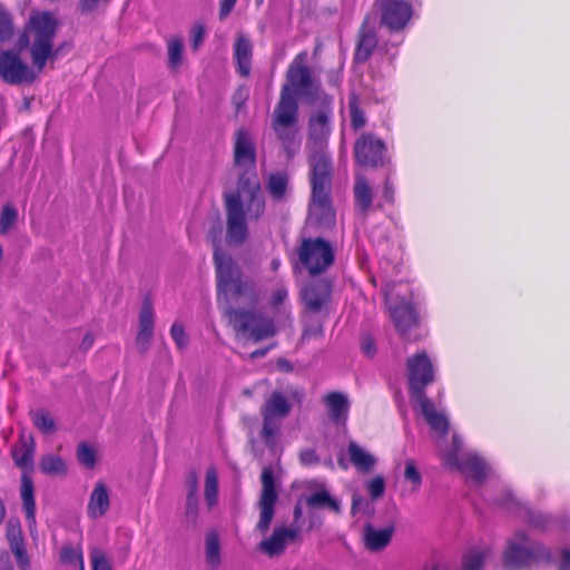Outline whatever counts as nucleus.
Wrapping results in <instances>:
<instances>
[{
  "label": "nucleus",
  "mask_w": 570,
  "mask_h": 570,
  "mask_svg": "<svg viewBox=\"0 0 570 570\" xmlns=\"http://www.w3.org/2000/svg\"><path fill=\"white\" fill-rule=\"evenodd\" d=\"M253 46L244 36H238L235 42L234 57L237 63L238 72L242 76H248L250 72Z\"/></svg>",
  "instance_id": "obj_27"
},
{
  "label": "nucleus",
  "mask_w": 570,
  "mask_h": 570,
  "mask_svg": "<svg viewBox=\"0 0 570 570\" xmlns=\"http://www.w3.org/2000/svg\"><path fill=\"white\" fill-rule=\"evenodd\" d=\"M287 297V291L284 287H279L275 291L272 303L273 305H279L282 304L285 298Z\"/></svg>",
  "instance_id": "obj_56"
},
{
  "label": "nucleus",
  "mask_w": 570,
  "mask_h": 570,
  "mask_svg": "<svg viewBox=\"0 0 570 570\" xmlns=\"http://www.w3.org/2000/svg\"><path fill=\"white\" fill-rule=\"evenodd\" d=\"M411 400L423 415L431 430L443 436L448 433L449 422L445 414L438 411L425 397L424 387L434 379L433 363L425 352H420L407 360Z\"/></svg>",
  "instance_id": "obj_4"
},
{
  "label": "nucleus",
  "mask_w": 570,
  "mask_h": 570,
  "mask_svg": "<svg viewBox=\"0 0 570 570\" xmlns=\"http://www.w3.org/2000/svg\"><path fill=\"white\" fill-rule=\"evenodd\" d=\"M492 551L489 546L480 544L470 548L463 556L460 568H452L446 563L426 566L423 570H482L485 560Z\"/></svg>",
  "instance_id": "obj_19"
},
{
  "label": "nucleus",
  "mask_w": 570,
  "mask_h": 570,
  "mask_svg": "<svg viewBox=\"0 0 570 570\" xmlns=\"http://www.w3.org/2000/svg\"><path fill=\"white\" fill-rule=\"evenodd\" d=\"M205 560L210 570H216L220 566V546L218 534L214 531L207 533L205 540Z\"/></svg>",
  "instance_id": "obj_31"
},
{
  "label": "nucleus",
  "mask_w": 570,
  "mask_h": 570,
  "mask_svg": "<svg viewBox=\"0 0 570 570\" xmlns=\"http://www.w3.org/2000/svg\"><path fill=\"white\" fill-rule=\"evenodd\" d=\"M12 33V24L9 14L0 10V42L6 41Z\"/></svg>",
  "instance_id": "obj_47"
},
{
  "label": "nucleus",
  "mask_w": 570,
  "mask_h": 570,
  "mask_svg": "<svg viewBox=\"0 0 570 570\" xmlns=\"http://www.w3.org/2000/svg\"><path fill=\"white\" fill-rule=\"evenodd\" d=\"M78 461L86 468H94L96 464V451L90 445L82 443L77 450Z\"/></svg>",
  "instance_id": "obj_42"
},
{
  "label": "nucleus",
  "mask_w": 570,
  "mask_h": 570,
  "mask_svg": "<svg viewBox=\"0 0 570 570\" xmlns=\"http://www.w3.org/2000/svg\"><path fill=\"white\" fill-rule=\"evenodd\" d=\"M267 190L269 195L276 200L285 198L288 190L287 177L283 174L271 175L267 183Z\"/></svg>",
  "instance_id": "obj_38"
},
{
  "label": "nucleus",
  "mask_w": 570,
  "mask_h": 570,
  "mask_svg": "<svg viewBox=\"0 0 570 570\" xmlns=\"http://www.w3.org/2000/svg\"><path fill=\"white\" fill-rule=\"evenodd\" d=\"M225 206L227 242L239 245L248 235L246 219L256 220L265 210V200L258 177L252 173L243 178L242 187H237L236 191H226Z\"/></svg>",
  "instance_id": "obj_3"
},
{
  "label": "nucleus",
  "mask_w": 570,
  "mask_h": 570,
  "mask_svg": "<svg viewBox=\"0 0 570 570\" xmlns=\"http://www.w3.org/2000/svg\"><path fill=\"white\" fill-rule=\"evenodd\" d=\"M278 266H279V261L274 259V261L272 262V267H273L274 269H277V268H278Z\"/></svg>",
  "instance_id": "obj_63"
},
{
  "label": "nucleus",
  "mask_w": 570,
  "mask_h": 570,
  "mask_svg": "<svg viewBox=\"0 0 570 570\" xmlns=\"http://www.w3.org/2000/svg\"><path fill=\"white\" fill-rule=\"evenodd\" d=\"M0 570H13L8 552H0Z\"/></svg>",
  "instance_id": "obj_57"
},
{
  "label": "nucleus",
  "mask_w": 570,
  "mask_h": 570,
  "mask_svg": "<svg viewBox=\"0 0 570 570\" xmlns=\"http://www.w3.org/2000/svg\"><path fill=\"white\" fill-rule=\"evenodd\" d=\"M321 106L314 110L308 120V146L318 150L311 159L312 200L308 219L320 226L328 227L335 222V212L330 197L331 164L328 157L322 153L332 131V99L324 96L318 100Z\"/></svg>",
  "instance_id": "obj_2"
},
{
  "label": "nucleus",
  "mask_w": 570,
  "mask_h": 570,
  "mask_svg": "<svg viewBox=\"0 0 570 570\" xmlns=\"http://www.w3.org/2000/svg\"><path fill=\"white\" fill-rule=\"evenodd\" d=\"M39 469L47 475H62L67 471L62 458L57 454H46L40 459Z\"/></svg>",
  "instance_id": "obj_34"
},
{
  "label": "nucleus",
  "mask_w": 570,
  "mask_h": 570,
  "mask_svg": "<svg viewBox=\"0 0 570 570\" xmlns=\"http://www.w3.org/2000/svg\"><path fill=\"white\" fill-rule=\"evenodd\" d=\"M154 311L149 303L141 306L139 313V330L137 333V344L142 351L148 348V344L154 333Z\"/></svg>",
  "instance_id": "obj_24"
},
{
  "label": "nucleus",
  "mask_w": 570,
  "mask_h": 570,
  "mask_svg": "<svg viewBox=\"0 0 570 570\" xmlns=\"http://www.w3.org/2000/svg\"><path fill=\"white\" fill-rule=\"evenodd\" d=\"M110 508V494L107 485L99 481L92 489L88 505L87 514L91 519L102 518Z\"/></svg>",
  "instance_id": "obj_22"
},
{
  "label": "nucleus",
  "mask_w": 570,
  "mask_h": 570,
  "mask_svg": "<svg viewBox=\"0 0 570 570\" xmlns=\"http://www.w3.org/2000/svg\"><path fill=\"white\" fill-rule=\"evenodd\" d=\"M503 505H505L508 509H513L514 507L518 509L519 513L529 514V522L535 527L543 525V522L540 520L534 519L530 511L525 507H521L517 500L512 498L511 494H508V498L502 502Z\"/></svg>",
  "instance_id": "obj_45"
},
{
  "label": "nucleus",
  "mask_w": 570,
  "mask_h": 570,
  "mask_svg": "<svg viewBox=\"0 0 570 570\" xmlns=\"http://www.w3.org/2000/svg\"><path fill=\"white\" fill-rule=\"evenodd\" d=\"M7 538L9 541L10 549L16 558L19 568H26L29 566V557L27 554L22 530L19 521L10 520L7 525Z\"/></svg>",
  "instance_id": "obj_23"
},
{
  "label": "nucleus",
  "mask_w": 570,
  "mask_h": 570,
  "mask_svg": "<svg viewBox=\"0 0 570 570\" xmlns=\"http://www.w3.org/2000/svg\"><path fill=\"white\" fill-rule=\"evenodd\" d=\"M322 524V519L317 515H314L312 514L309 517V522H308V527H307V530H312L314 528H320Z\"/></svg>",
  "instance_id": "obj_61"
},
{
  "label": "nucleus",
  "mask_w": 570,
  "mask_h": 570,
  "mask_svg": "<svg viewBox=\"0 0 570 570\" xmlns=\"http://www.w3.org/2000/svg\"><path fill=\"white\" fill-rule=\"evenodd\" d=\"M317 455L314 450H304L301 453V461L305 465L314 464L317 462Z\"/></svg>",
  "instance_id": "obj_52"
},
{
  "label": "nucleus",
  "mask_w": 570,
  "mask_h": 570,
  "mask_svg": "<svg viewBox=\"0 0 570 570\" xmlns=\"http://www.w3.org/2000/svg\"><path fill=\"white\" fill-rule=\"evenodd\" d=\"M191 46L194 50H197L199 46L203 43L205 38V28L203 24H196L193 27L190 31Z\"/></svg>",
  "instance_id": "obj_49"
},
{
  "label": "nucleus",
  "mask_w": 570,
  "mask_h": 570,
  "mask_svg": "<svg viewBox=\"0 0 570 570\" xmlns=\"http://www.w3.org/2000/svg\"><path fill=\"white\" fill-rule=\"evenodd\" d=\"M0 78L9 85H26L35 80L36 72L17 52L0 49Z\"/></svg>",
  "instance_id": "obj_13"
},
{
  "label": "nucleus",
  "mask_w": 570,
  "mask_h": 570,
  "mask_svg": "<svg viewBox=\"0 0 570 570\" xmlns=\"http://www.w3.org/2000/svg\"><path fill=\"white\" fill-rule=\"evenodd\" d=\"M385 144L373 135H363L355 142V158L364 166H377L382 164Z\"/></svg>",
  "instance_id": "obj_18"
},
{
  "label": "nucleus",
  "mask_w": 570,
  "mask_h": 570,
  "mask_svg": "<svg viewBox=\"0 0 570 570\" xmlns=\"http://www.w3.org/2000/svg\"><path fill=\"white\" fill-rule=\"evenodd\" d=\"M235 167L240 171L238 187H242V180L249 174L257 177L255 169V148L252 137L246 130H238L235 139Z\"/></svg>",
  "instance_id": "obj_16"
},
{
  "label": "nucleus",
  "mask_w": 570,
  "mask_h": 570,
  "mask_svg": "<svg viewBox=\"0 0 570 570\" xmlns=\"http://www.w3.org/2000/svg\"><path fill=\"white\" fill-rule=\"evenodd\" d=\"M188 484H189V498L195 497L197 493V478L193 474L188 478Z\"/></svg>",
  "instance_id": "obj_60"
},
{
  "label": "nucleus",
  "mask_w": 570,
  "mask_h": 570,
  "mask_svg": "<svg viewBox=\"0 0 570 570\" xmlns=\"http://www.w3.org/2000/svg\"><path fill=\"white\" fill-rule=\"evenodd\" d=\"M371 504L358 493H354L352 498V513L354 515L358 513L367 514L371 512Z\"/></svg>",
  "instance_id": "obj_46"
},
{
  "label": "nucleus",
  "mask_w": 570,
  "mask_h": 570,
  "mask_svg": "<svg viewBox=\"0 0 570 570\" xmlns=\"http://www.w3.org/2000/svg\"><path fill=\"white\" fill-rule=\"evenodd\" d=\"M60 561L77 570H85L83 552L80 543L65 544L59 553Z\"/></svg>",
  "instance_id": "obj_30"
},
{
  "label": "nucleus",
  "mask_w": 570,
  "mask_h": 570,
  "mask_svg": "<svg viewBox=\"0 0 570 570\" xmlns=\"http://www.w3.org/2000/svg\"><path fill=\"white\" fill-rule=\"evenodd\" d=\"M362 351L367 356H373L375 353V344L371 337H364L361 342Z\"/></svg>",
  "instance_id": "obj_53"
},
{
  "label": "nucleus",
  "mask_w": 570,
  "mask_h": 570,
  "mask_svg": "<svg viewBox=\"0 0 570 570\" xmlns=\"http://www.w3.org/2000/svg\"><path fill=\"white\" fill-rule=\"evenodd\" d=\"M404 478L413 485V490H417L421 485V474L417 471L413 460L405 461Z\"/></svg>",
  "instance_id": "obj_44"
},
{
  "label": "nucleus",
  "mask_w": 570,
  "mask_h": 570,
  "mask_svg": "<svg viewBox=\"0 0 570 570\" xmlns=\"http://www.w3.org/2000/svg\"><path fill=\"white\" fill-rule=\"evenodd\" d=\"M204 494L208 508L215 507L218 499V475L214 468L206 470Z\"/></svg>",
  "instance_id": "obj_36"
},
{
  "label": "nucleus",
  "mask_w": 570,
  "mask_h": 570,
  "mask_svg": "<svg viewBox=\"0 0 570 570\" xmlns=\"http://www.w3.org/2000/svg\"><path fill=\"white\" fill-rule=\"evenodd\" d=\"M301 532V528L278 527L274 530L271 538L259 543V549L269 557L281 554L288 542L293 541Z\"/></svg>",
  "instance_id": "obj_20"
},
{
  "label": "nucleus",
  "mask_w": 570,
  "mask_h": 570,
  "mask_svg": "<svg viewBox=\"0 0 570 570\" xmlns=\"http://www.w3.org/2000/svg\"><path fill=\"white\" fill-rule=\"evenodd\" d=\"M305 502L308 507H327L330 510L340 513L341 503L337 499L333 498L324 484L305 498Z\"/></svg>",
  "instance_id": "obj_29"
},
{
  "label": "nucleus",
  "mask_w": 570,
  "mask_h": 570,
  "mask_svg": "<svg viewBox=\"0 0 570 570\" xmlns=\"http://www.w3.org/2000/svg\"><path fill=\"white\" fill-rule=\"evenodd\" d=\"M549 558L550 552L546 548L530 540L523 532H515L508 540L503 566L507 570H523Z\"/></svg>",
  "instance_id": "obj_8"
},
{
  "label": "nucleus",
  "mask_w": 570,
  "mask_h": 570,
  "mask_svg": "<svg viewBox=\"0 0 570 570\" xmlns=\"http://www.w3.org/2000/svg\"><path fill=\"white\" fill-rule=\"evenodd\" d=\"M36 443L30 433L22 432L18 442L11 450L12 459L18 468L23 470L20 485V497L22 500L23 510L29 528L30 535L36 539L37 524H36V502H35V485L27 473L33 464Z\"/></svg>",
  "instance_id": "obj_6"
},
{
  "label": "nucleus",
  "mask_w": 570,
  "mask_h": 570,
  "mask_svg": "<svg viewBox=\"0 0 570 570\" xmlns=\"http://www.w3.org/2000/svg\"><path fill=\"white\" fill-rule=\"evenodd\" d=\"M347 453L352 464L361 472L371 471L377 462L376 458L372 453L355 442H350Z\"/></svg>",
  "instance_id": "obj_28"
},
{
  "label": "nucleus",
  "mask_w": 570,
  "mask_h": 570,
  "mask_svg": "<svg viewBox=\"0 0 570 570\" xmlns=\"http://www.w3.org/2000/svg\"><path fill=\"white\" fill-rule=\"evenodd\" d=\"M237 0H220L219 18L224 20L233 10Z\"/></svg>",
  "instance_id": "obj_51"
},
{
  "label": "nucleus",
  "mask_w": 570,
  "mask_h": 570,
  "mask_svg": "<svg viewBox=\"0 0 570 570\" xmlns=\"http://www.w3.org/2000/svg\"><path fill=\"white\" fill-rule=\"evenodd\" d=\"M307 53H298L287 70V81L283 88H288L291 92L304 96L309 102H317L326 96L320 88V85L313 78L309 68L306 66Z\"/></svg>",
  "instance_id": "obj_10"
},
{
  "label": "nucleus",
  "mask_w": 570,
  "mask_h": 570,
  "mask_svg": "<svg viewBox=\"0 0 570 570\" xmlns=\"http://www.w3.org/2000/svg\"><path fill=\"white\" fill-rule=\"evenodd\" d=\"M365 488L373 500L381 498L385 491V481L382 475H376L365 482Z\"/></svg>",
  "instance_id": "obj_43"
},
{
  "label": "nucleus",
  "mask_w": 570,
  "mask_h": 570,
  "mask_svg": "<svg viewBox=\"0 0 570 570\" xmlns=\"http://www.w3.org/2000/svg\"><path fill=\"white\" fill-rule=\"evenodd\" d=\"M291 404L279 392H274L266 401L263 407V436L267 443L274 441V436L279 430L281 421L288 414Z\"/></svg>",
  "instance_id": "obj_14"
},
{
  "label": "nucleus",
  "mask_w": 570,
  "mask_h": 570,
  "mask_svg": "<svg viewBox=\"0 0 570 570\" xmlns=\"http://www.w3.org/2000/svg\"><path fill=\"white\" fill-rule=\"evenodd\" d=\"M348 109L353 128L358 129L363 127L365 125V116L363 110L360 108L357 97L354 95L348 99Z\"/></svg>",
  "instance_id": "obj_40"
},
{
  "label": "nucleus",
  "mask_w": 570,
  "mask_h": 570,
  "mask_svg": "<svg viewBox=\"0 0 570 570\" xmlns=\"http://www.w3.org/2000/svg\"><path fill=\"white\" fill-rule=\"evenodd\" d=\"M31 421L40 432L45 434H52L56 432V423L53 417L43 409H38L30 412Z\"/></svg>",
  "instance_id": "obj_37"
},
{
  "label": "nucleus",
  "mask_w": 570,
  "mask_h": 570,
  "mask_svg": "<svg viewBox=\"0 0 570 570\" xmlns=\"http://www.w3.org/2000/svg\"><path fill=\"white\" fill-rule=\"evenodd\" d=\"M354 195L356 206L363 212H367L372 205L373 194L372 189L368 186L367 181L357 176L355 185H354Z\"/></svg>",
  "instance_id": "obj_32"
},
{
  "label": "nucleus",
  "mask_w": 570,
  "mask_h": 570,
  "mask_svg": "<svg viewBox=\"0 0 570 570\" xmlns=\"http://www.w3.org/2000/svg\"><path fill=\"white\" fill-rule=\"evenodd\" d=\"M109 0H80V8L82 11H91L98 7L101 2H108Z\"/></svg>",
  "instance_id": "obj_54"
},
{
  "label": "nucleus",
  "mask_w": 570,
  "mask_h": 570,
  "mask_svg": "<svg viewBox=\"0 0 570 570\" xmlns=\"http://www.w3.org/2000/svg\"><path fill=\"white\" fill-rule=\"evenodd\" d=\"M297 97L288 88H282L279 101L274 110L273 128L284 144L293 142L297 136Z\"/></svg>",
  "instance_id": "obj_11"
},
{
  "label": "nucleus",
  "mask_w": 570,
  "mask_h": 570,
  "mask_svg": "<svg viewBox=\"0 0 570 570\" xmlns=\"http://www.w3.org/2000/svg\"><path fill=\"white\" fill-rule=\"evenodd\" d=\"M330 295V287L326 283H318L306 286L302 292L303 301L306 307L312 312L322 308Z\"/></svg>",
  "instance_id": "obj_26"
},
{
  "label": "nucleus",
  "mask_w": 570,
  "mask_h": 570,
  "mask_svg": "<svg viewBox=\"0 0 570 570\" xmlns=\"http://www.w3.org/2000/svg\"><path fill=\"white\" fill-rule=\"evenodd\" d=\"M267 350H256L250 354L252 358L261 357L266 354Z\"/></svg>",
  "instance_id": "obj_62"
},
{
  "label": "nucleus",
  "mask_w": 570,
  "mask_h": 570,
  "mask_svg": "<svg viewBox=\"0 0 570 570\" xmlns=\"http://www.w3.org/2000/svg\"><path fill=\"white\" fill-rule=\"evenodd\" d=\"M298 255L301 263L311 275L323 273L334 262L332 246L321 238L304 240L299 247Z\"/></svg>",
  "instance_id": "obj_12"
},
{
  "label": "nucleus",
  "mask_w": 570,
  "mask_h": 570,
  "mask_svg": "<svg viewBox=\"0 0 570 570\" xmlns=\"http://www.w3.org/2000/svg\"><path fill=\"white\" fill-rule=\"evenodd\" d=\"M375 46H376V37L372 31L366 29V23H364L362 31H361L358 45L356 48L355 59L357 61H365L372 53Z\"/></svg>",
  "instance_id": "obj_33"
},
{
  "label": "nucleus",
  "mask_w": 570,
  "mask_h": 570,
  "mask_svg": "<svg viewBox=\"0 0 570 570\" xmlns=\"http://www.w3.org/2000/svg\"><path fill=\"white\" fill-rule=\"evenodd\" d=\"M262 494L259 499L261 515L259 521L256 525V530L265 533L274 517V507L277 500V493L275 490V482L273 472L271 469H264L262 473Z\"/></svg>",
  "instance_id": "obj_17"
},
{
  "label": "nucleus",
  "mask_w": 570,
  "mask_h": 570,
  "mask_svg": "<svg viewBox=\"0 0 570 570\" xmlns=\"http://www.w3.org/2000/svg\"><path fill=\"white\" fill-rule=\"evenodd\" d=\"M383 194H384V198L386 199V202H392L394 189L390 181L385 183Z\"/></svg>",
  "instance_id": "obj_59"
},
{
  "label": "nucleus",
  "mask_w": 570,
  "mask_h": 570,
  "mask_svg": "<svg viewBox=\"0 0 570 570\" xmlns=\"http://www.w3.org/2000/svg\"><path fill=\"white\" fill-rule=\"evenodd\" d=\"M381 23L391 31L402 30L411 20L413 9L405 0H377Z\"/></svg>",
  "instance_id": "obj_15"
},
{
  "label": "nucleus",
  "mask_w": 570,
  "mask_h": 570,
  "mask_svg": "<svg viewBox=\"0 0 570 570\" xmlns=\"http://www.w3.org/2000/svg\"><path fill=\"white\" fill-rule=\"evenodd\" d=\"M440 451L444 464L450 469L460 471L468 482L480 484L491 472V469L478 454L463 451L462 441L456 435L452 438L450 450L440 448Z\"/></svg>",
  "instance_id": "obj_7"
},
{
  "label": "nucleus",
  "mask_w": 570,
  "mask_h": 570,
  "mask_svg": "<svg viewBox=\"0 0 570 570\" xmlns=\"http://www.w3.org/2000/svg\"><path fill=\"white\" fill-rule=\"evenodd\" d=\"M94 343H95V337H94V335H92L91 333H87V334L83 336V338H82V341H81V343H80V348H81L82 351H88V350L94 345Z\"/></svg>",
  "instance_id": "obj_58"
},
{
  "label": "nucleus",
  "mask_w": 570,
  "mask_h": 570,
  "mask_svg": "<svg viewBox=\"0 0 570 570\" xmlns=\"http://www.w3.org/2000/svg\"><path fill=\"white\" fill-rule=\"evenodd\" d=\"M394 527L392 524L376 528L366 524L363 530V541L367 550L377 552L385 549L392 540Z\"/></svg>",
  "instance_id": "obj_21"
},
{
  "label": "nucleus",
  "mask_w": 570,
  "mask_h": 570,
  "mask_svg": "<svg viewBox=\"0 0 570 570\" xmlns=\"http://www.w3.org/2000/svg\"><path fill=\"white\" fill-rule=\"evenodd\" d=\"M214 262L217 281V302L229 323L243 340L259 342L275 334L269 320L236 307L250 305L255 299L254 287L242 277V272L234 259L219 248H215Z\"/></svg>",
  "instance_id": "obj_1"
},
{
  "label": "nucleus",
  "mask_w": 570,
  "mask_h": 570,
  "mask_svg": "<svg viewBox=\"0 0 570 570\" xmlns=\"http://www.w3.org/2000/svg\"><path fill=\"white\" fill-rule=\"evenodd\" d=\"M18 208L13 204H4L0 210V235H7L13 230L18 224Z\"/></svg>",
  "instance_id": "obj_35"
},
{
  "label": "nucleus",
  "mask_w": 570,
  "mask_h": 570,
  "mask_svg": "<svg viewBox=\"0 0 570 570\" xmlns=\"http://www.w3.org/2000/svg\"><path fill=\"white\" fill-rule=\"evenodd\" d=\"M558 570H570V549H563L558 559Z\"/></svg>",
  "instance_id": "obj_50"
},
{
  "label": "nucleus",
  "mask_w": 570,
  "mask_h": 570,
  "mask_svg": "<svg viewBox=\"0 0 570 570\" xmlns=\"http://www.w3.org/2000/svg\"><path fill=\"white\" fill-rule=\"evenodd\" d=\"M168 60L171 67H177L181 62L183 41L178 38H171L167 43Z\"/></svg>",
  "instance_id": "obj_41"
},
{
  "label": "nucleus",
  "mask_w": 570,
  "mask_h": 570,
  "mask_svg": "<svg viewBox=\"0 0 570 570\" xmlns=\"http://www.w3.org/2000/svg\"><path fill=\"white\" fill-rule=\"evenodd\" d=\"M302 515H303V509H302L301 501H299V502H297V504L294 509V522L291 528L299 527L301 531L303 530V523L301 522Z\"/></svg>",
  "instance_id": "obj_55"
},
{
  "label": "nucleus",
  "mask_w": 570,
  "mask_h": 570,
  "mask_svg": "<svg viewBox=\"0 0 570 570\" xmlns=\"http://www.w3.org/2000/svg\"><path fill=\"white\" fill-rule=\"evenodd\" d=\"M384 295L390 317L399 334L406 340H417V336L411 337V331L419 326V317L405 292L400 286H392L385 289Z\"/></svg>",
  "instance_id": "obj_9"
},
{
  "label": "nucleus",
  "mask_w": 570,
  "mask_h": 570,
  "mask_svg": "<svg viewBox=\"0 0 570 570\" xmlns=\"http://www.w3.org/2000/svg\"><path fill=\"white\" fill-rule=\"evenodd\" d=\"M20 570H29V566L26 568H20Z\"/></svg>",
  "instance_id": "obj_64"
},
{
  "label": "nucleus",
  "mask_w": 570,
  "mask_h": 570,
  "mask_svg": "<svg viewBox=\"0 0 570 570\" xmlns=\"http://www.w3.org/2000/svg\"><path fill=\"white\" fill-rule=\"evenodd\" d=\"M58 29L57 17L49 11H32L24 31L18 39V48H29L32 63L40 72L47 61L56 57L53 39Z\"/></svg>",
  "instance_id": "obj_5"
},
{
  "label": "nucleus",
  "mask_w": 570,
  "mask_h": 570,
  "mask_svg": "<svg viewBox=\"0 0 570 570\" xmlns=\"http://www.w3.org/2000/svg\"><path fill=\"white\" fill-rule=\"evenodd\" d=\"M330 417L336 423H345L350 409L348 399L345 394L332 392L324 396Z\"/></svg>",
  "instance_id": "obj_25"
},
{
  "label": "nucleus",
  "mask_w": 570,
  "mask_h": 570,
  "mask_svg": "<svg viewBox=\"0 0 570 570\" xmlns=\"http://www.w3.org/2000/svg\"><path fill=\"white\" fill-rule=\"evenodd\" d=\"M170 335L179 347H184L187 343V336L181 324L174 323L170 328Z\"/></svg>",
  "instance_id": "obj_48"
},
{
  "label": "nucleus",
  "mask_w": 570,
  "mask_h": 570,
  "mask_svg": "<svg viewBox=\"0 0 570 570\" xmlns=\"http://www.w3.org/2000/svg\"><path fill=\"white\" fill-rule=\"evenodd\" d=\"M89 552L92 570H114L111 561L101 548L94 546Z\"/></svg>",
  "instance_id": "obj_39"
}]
</instances>
